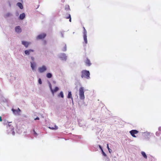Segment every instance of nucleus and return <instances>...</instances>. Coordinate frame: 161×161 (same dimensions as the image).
I'll use <instances>...</instances> for the list:
<instances>
[{
  "mask_svg": "<svg viewBox=\"0 0 161 161\" xmlns=\"http://www.w3.org/2000/svg\"><path fill=\"white\" fill-rule=\"evenodd\" d=\"M81 77L82 78H85L87 79H89L90 78V73L89 71L84 70L81 72Z\"/></svg>",
  "mask_w": 161,
  "mask_h": 161,
  "instance_id": "obj_1",
  "label": "nucleus"
},
{
  "mask_svg": "<svg viewBox=\"0 0 161 161\" xmlns=\"http://www.w3.org/2000/svg\"><path fill=\"white\" fill-rule=\"evenodd\" d=\"M84 90V88L83 87H81L79 88V95L80 99L81 100H84L85 99Z\"/></svg>",
  "mask_w": 161,
  "mask_h": 161,
  "instance_id": "obj_2",
  "label": "nucleus"
},
{
  "mask_svg": "<svg viewBox=\"0 0 161 161\" xmlns=\"http://www.w3.org/2000/svg\"><path fill=\"white\" fill-rule=\"evenodd\" d=\"M38 70L39 72L42 73L46 71L47 68L46 66L43 65L41 67H39Z\"/></svg>",
  "mask_w": 161,
  "mask_h": 161,
  "instance_id": "obj_3",
  "label": "nucleus"
},
{
  "mask_svg": "<svg viewBox=\"0 0 161 161\" xmlns=\"http://www.w3.org/2000/svg\"><path fill=\"white\" fill-rule=\"evenodd\" d=\"M130 133L131 135L134 137H136V136L135 135L138 133V131L136 130H132L130 131Z\"/></svg>",
  "mask_w": 161,
  "mask_h": 161,
  "instance_id": "obj_4",
  "label": "nucleus"
},
{
  "mask_svg": "<svg viewBox=\"0 0 161 161\" xmlns=\"http://www.w3.org/2000/svg\"><path fill=\"white\" fill-rule=\"evenodd\" d=\"M51 90V91L53 94V95H54V92H56L57 91H58L59 90V88L57 87H56L55 88V89L53 90L52 87V86L51 84H50L49 86Z\"/></svg>",
  "mask_w": 161,
  "mask_h": 161,
  "instance_id": "obj_5",
  "label": "nucleus"
},
{
  "mask_svg": "<svg viewBox=\"0 0 161 161\" xmlns=\"http://www.w3.org/2000/svg\"><path fill=\"white\" fill-rule=\"evenodd\" d=\"M46 36L45 33H42L38 35L37 37V39H41L44 38Z\"/></svg>",
  "mask_w": 161,
  "mask_h": 161,
  "instance_id": "obj_6",
  "label": "nucleus"
},
{
  "mask_svg": "<svg viewBox=\"0 0 161 161\" xmlns=\"http://www.w3.org/2000/svg\"><path fill=\"white\" fill-rule=\"evenodd\" d=\"M12 110L15 114H19L21 111L20 110L19 108H18L17 109H15L13 108L12 109Z\"/></svg>",
  "mask_w": 161,
  "mask_h": 161,
  "instance_id": "obj_7",
  "label": "nucleus"
},
{
  "mask_svg": "<svg viewBox=\"0 0 161 161\" xmlns=\"http://www.w3.org/2000/svg\"><path fill=\"white\" fill-rule=\"evenodd\" d=\"M30 43H31L30 42L24 41H22V44L24 45L26 47H27Z\"/></svg>",
  "mask_w": 161,
  "mask_h": 161,
  "instance_id": "obj_8",
  "label": "nucleus"
},
{
  "mask_svg": "<svg viewBox=\"0 0 161 161\" xmlns=\"http://www.w3.org/2000/svg\"><path fill=\"white\" fill-rule=\"evenodd\" d=\"M15 29V31L18 33H19L21 32V29L19 26L16 27Z\"/></svg>",
  "mask_w": 161,
  "mask_h": 161,
  "instance_id": "obj_9",
  "label": "nucleus"
},
{
  "mask_svg": "<svg viewBox=\"0 0 161 161\" xmlns=\"http://www.w3.org/2000/svg\"><path fill=\"white\" fill-rule=\"evenodd\" d=\"M34 50L32 49H29V50H26L25 51V53L26 55H29L31 52H33Z\"/></svg>",
  "mask_w": 161,
  "mask_h": 161,
  "instance_id": "obj_10",
  "label": "nucleus"
},
{
  "mask_svg": "<svg viewBox=\"0 0 161 161\" xmlns=\"http://www.w3.org/2000/svg\"><path fill=\"white\" fill-rule=\"evenodd\" d=\"M85 63H86V65L88 66H90L91 64V63L90 62V60L87 58L85 61Z\"/></svg>",
  "mask_w": 161,
  "mask_h": 161,
  "instance_id": "obj_11",
  "label": "nucleus"
},
{
  "mask_svg": "<svg viewBox=\"0 0 161 161\" xmlns=\"http://www.w3.org/2000/svg\"><path fill=\"white\" fill-rule=\"evenodd\" d=\"M31 67L33 70L34 69L35 67L36 66V64L35 62H31Z\"/></svg>",
  "mask_w": 161,
  "mask_h": 161,
  "instance_id": "obj_12",
  "label": "nucleus"
},
{
  "mask_svg": "<svg viewBox=\"0 0 161 161\" xmlns=\"http://www.w3.org/2000/svg\"><path fill=\"white\" fill-rule=\"evenodd\" d=\"M60 58H61L62 60H65L66 59V56L64 54H62L61 56L60 57Z\"/></svg>",
  "mask_w": 161,
  "mask_h": 161,
  "instance_id": "obj_13",
  "label": "nucleus"
},
{
  "mask_svg": "<svg viewBox=\"0 0 161 161\" xmlns=\"http://www.w3.org/2000/svg\"><path fill=\"white\" fill-rule=\"evenodd\" d=\"M25 14L24 13H23L20 14L19 16V18L20 19H23L25 18Z\"/></svg>",
  "mask_w": 161,
  "mask_h": 161,
  "instance_id": "obj_14",
  "label": "nucleus"
},
{
  "mask_svg": "<svg viewBox=\"0 0 161 161\" xmlns=\"http://www.w3.org/2000/svg\"><path fill=\"white\" fill-rule=\"evenodd\" d=\"M67 97L68 98H71L72 100H73V98L72 97V94L71 92H69Z\"/></svg>",
  "mask_w": 161,
  "mask_h": 161,
  "instance_id": "obj_15",
  "label": "nucleus"
},
{
  "mask_svg": "<svg viewBox=\"0 0 161 161\" xmlns=\"http://www.w3.org/2000/svg\"><path fill=\"white\" fill-rule=\"evenodd\" d=\"M17 5L21 9H23V6L22 3H17Z\"/></svg>",
  "mask_w": 161,
  "mask_h": 161,
  "instance_id": "obj_16",
  "label": "nucleus"
},
{
  "mask_svg": "<svg viewBox=\"0 0 161 161\" xmlns=\"http://www.w3.org/2000/svg\"><path fill=\"white\" fill-rule=\"evenodd\" d=\"M49 128L51 130H56L58 129V127L57 126H56L55 125H54V127H49Z\"/></svg>",
  "mask_w": 161,
  "mask_h": 161,
  "instance_id": "obj_17",
  "label": "nucleus"
},
{
  "mask_svg": "<svg viewBox=\"0 0 161 161\" xmlns=\"http://www.w3.org/2000/svg\"><path fill=\"white\" fill-rule=\"evenodd\" d=\"M83 39L86 44L87 43V36H83Z\"/></svg>",
  "mask_w": 161,
  "mask_h": 161,
  "instance_id": "obj_18",
  "label": "nucleus"
},
{
  "mask_svg": "<svg viewBox=\"0 0 161 161\" xmlns=\"http://www.w3.org/2000/svg\"><path fill=\"white\" fill-rule=\"evenodd\" d=\"M141 154L146 159H147V156L146 155L145 153L143 151H142L141 152Z\"/></svg>",
  "mask_w": 161,
  "mask_h": 161,
  "instance_id": "obj_19",
  "label": "nucleus"
},
{
  "mask_svg": "<svg viewBox=\"0 0 161 161\" xmlns=\"http://www.w3.org/2000/svg\"><path fill=\"white\" fill-rule=\"evenodd\" d=\"M58 97H61L62 98H63L64 96L63 92H61L58 95Z\"/></svg>",
  "mask_w": 161,
  "mask_h": 161,
  "instance_id": "obj_20",
  "label": "nucleus"
},
{
  "mask_svg": "<svg viewBox=\"0 0 161 161\" xmlns=\"http://www.w3.org/2000/svg\"><path fill=\"white\" fill-rule=\"evenodd\" d=\"M84 31L83 32V36H87V32L84 27H83Z\"/></svg>",
  "mask_w": 161,
  "mask_h": 161,
  "instance_id": "obj_21",
  "label": "nucleus"
},
{
  "mask_svg": "<svg viewBox=\"0 0 161 161\" xmlns=\"http://www.w3.org/2000/svg\"><path fill=\"white\" fill-rule=\"evenodd\" d=\"M65 9L66 10H70V8L69 6L68 5H66L65 7Z\"/></svg>",
  "mask_w": 161,
  "mask_h": 161,
  "instance_id": "obj_22",
  "label": "nucleus"
},
{
  "mask_svg": "<svg viewBox=\"0 0 161 161\" xmlns=\"http://www.w3.org/2000/svg\"><path fill=\"white\" fill-rule=\"evenodd\" d=\"M47 78H50L52 77V74L50 73H48L47 74Z\"/></svg>",
  "mask_w": 161,
  "mask_h": 161,
  "instance_id": "obj_23",
  "label": "nucleus"
},
{
  "mask_svg": "<svg viewBox=\"0 0 161 161\" xmlns=\"http://www.w3.org/2000/svg\"><path fill=\"white\" fill-rule=\"evenodd\" d=\"M66 18L67 19H69V21L70 22H71V16H70V14H68V17H66Z\"/></svg>",
  "mask_w": 161,
  "mask_h": 161,
  "instance_id": "obj_24",
  "label": "nucleus"
},
{
  "mask_svg": "<svg viewBox=\"0 0 161 161\" xmlns=\"http://www.w3.org/2000/svg\"><path fill=\"white\" fill-rule=\"evenodd\" d=\"M12 15V14L9 13H7L6 15H5V16L6 17H8L10 16H11Z\"/></svg>",
  "mask_w": 161,
  "mask_h": 161,
  "instance_id": "obj_25",
  "label": "nucleus"
},
{
  "mask_svg": "<svg viewBox=\"0 0 161 161\" xmlns=\"http://www.w3.org/2000/svg\"><path fill=\"white\" fill-rule=\"evenodd\" d=\"M102 153H103V155L104 156H105V157L107 155L106 154V153L104 152L103 151V150H102Z\"/></svg>",
  "mask_w": 161,
  "mask_h": 161,
  "instance_id": "obj_26",
  "label": "nucleus"
},
{
  "mask_svg": "<svg viewBox=\"0 0 161 161\" xmlns=\"http://www.w3.org/2000/svg\"><path fill=\"white\" fill-rule=\"evenodd\" d=\"M62 50L64 51H66V45H65L64 46V48Z\"/></svg>",
  "mask_w": 161,
  "mask_h": 161,
  "instance_id": "obj_27",
  "label": "nucleus"
},
{
  "mask_svg": "<svg viewBox=\"0 0 161 161\" xmlns=\"http://www.w3.org/2000/svg\"><path fill=\"white\" fill-rule=\"evenodd\" d=\"M38 82L40 84H42V80L40 78L38 80Z\"/></svg>",
  "mask_w": 161,
  "mask_h": 161,
  "instance_id": "obj_28",
  "label": "nucleus"
},
{
  "mask_svg": "<svg viewBox=\"0 0 161 161\" xmlns=\"http://www.w3.org/2000/svg\"><path fill=\"white\" fill-rule=\"evenodd\" d=\"M107 147L108 150L109 152H110V150H111V149L110 148H109V147L108 144H107Z\"/></svg>",
  "mask_w": 161,
  "mask_h": 161,
  "instance_id": "obj_29",
  "label": "nucleus"
},
{
  "mask_svg": "<svg viewBox=\"0 0 161 161\" xmlns=\"http://www.w3.org/2000/svg\"><path fill=\"white\" fill-rule=\"evenodd\" d=\"M39 118L38 117H37L35 119V120H39Z\"/></svg>",
  "mask_w": 161,
  "mask_h": 161,
  "instance_id": "obj_30",
  "label": "nucleus"
},
{
  "mask_svg": "<svg viewBox=\"0 0 161 161\" xmlns=\"http://www.w3.org/2000/svg\"><path fill=\"white\" fill-rule=\"evenodd\" d=\"M99 148H100V149L102 151L103 149H102V147H101V146H100V145H99Z\"/></svg>",
  "mask_w": 161,
  "mask_h": 161,
  "instance_id": "obj_31",
  "label": "nucleus"
},
{
  "mask_svg": "<svg viewBox=\"0 0 161 161\" xmlns=\"http://www.w3.org/2000/svg\"><path fill=\"white\" fill-rule=\"evenodd\" d=\"M31 59L32 61H34V58L32 57H31Z\"/></svg>",
  "mask_w": 161,
  "mask_h": 161,
  "instance_id": "obj_32",
  "label": "nucleus"
},
{
  "mask_svg": "<svg viewBox=\"0 0 161 161\" xmlns=\"http://www.w3.org/2000/svg\"><path fill=\"white\" fill-rule=\"evenodd\" d=\"M2 121V117L0 116V121L1 122Z\"/></svg>",
  "mask_w": 161,
  "mask_h": 161,
  "instance_id": "obj_33",
  "label": "nucleus"
},
{
  "mask_svg": "<svg viewBox=\"0 0 161 161\" xmlns=\"http://www.w3.org/2000/svg\"><path fill=\"white\" fill-rule=\"evenodd\" d=\"M111 151H112V150L111 149V150H110V152H109L110 153H111Z\"/></svg>",
  "mask_w": 161,
  "mask_h": 161,
  "instance_id": "obj_34",
  "label": "nucleus"
}]
</instances>
